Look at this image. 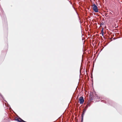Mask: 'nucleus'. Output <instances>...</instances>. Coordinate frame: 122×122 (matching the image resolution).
<instances>
[{
  "label": "nucleus",
  "mask_w": 122,
  "mask_h": 122,
  "mask_svg": "<svg viewBox=\"0 0 122 122\" xmlns=\"http://www.w3.org/2000/svg\"><path fill=\"white\" fill-rule=\"evenodd\" d=\"M107 14H106V13H105V16H106V15H107Z\"/></svg>",
  "instance_id": "nucleus-11"
},
{
  "label": "nucleus",
  "mask_w": 122,
  "mask_h": 122,
  "mask_svg": "<svg viewBox=\"0 0 122 122\" xmlns=\"http://www.w3.org/2000/svg\"><path fill=\"white\" fill-rule=\"evenodd\" d=\"M102 33V35L103 36V35H104V34H103V33Z\"/></svg>",
  "instance_id": "nucleus-10"
},
{
  "label": "nucleus",
  "mask_w": 122,
  "mask_h": 122,
  "mask_svg": "<svg viewBox=\"0 0 122 122\" xmlns=\"http://www.w3.org/2000/svg\"><path fill=\"white\" fill-rule=\"evenodd\" d=\"M90 106V104L89 103H88L87 104L86 106L85 107V109H87L88 107H89Z\"/></svg>",
  "instance_id": "nucleus-3"
},
{
  "label": "nucleus",
  "mask_w": 122,
  "mask_h": 122,
  "mask_svg": "<svg viewBox=\"0 0 122 122\" xmlns=\"http://www.w3.org/2000/svg\"><path fill=\"white\" fill-rule=\"evenodd\" d=\"M104 23L103 22H102L100 24V26H101L102 25H103L104 24Z\"/></svg>",
  "instance_id": "nucleus-9"
},
{
  "label": "nucleus",
  "mask_w": 122,
  "mask_h": 122,
  "mask_svg": "<svg viewBox=\"0 0 122 122\" xmlns=\"http://www.w3.org/2000/svg\"><path fill=\"white\" fill-rule=\"evenodd\" d=\"M79 103L80 104H82L84 103V100L83 97H81L79 99Z\"/></svg>",
  "instance_id": "nucleus-2"
},
{
  "label": "nucleus",
  "mask_w": 122,
  "mask_h": 122,
  "mask_svg": "<svg viewBox=\"0 0 122 122\" xmlns=\"http://www.w3.org/2000/svg\"><path fill=\"white\" fill-rule=\"evenodd\" d=\"M86 109H84L83 111L82 112V115L81 116H84L85 114V113L86 112Z\"/></svg>",
  "instance_id": "nucleus-4"
},
{
  "label": "nucleus",
  "mask_w": 122,
  "mask_h": 122,
  "mask_svg": "<svg viewBox=\"0 0 122 122\" xmlns=\"http://www.w3.org/2000/svg\"><path fill=\"white\" fill-rule=\"evenodd\" d=\"M0 98L1 99H2V98H3V96L2 95L0 94Z\"/></svg>",
  "instance_id": "nucleus-6"
},
{
  "label": "nucleus",
  "mask_w": 122,
  "mask_h": 122,
  "mask_svg": "<svg viewBox=\"0 0 122 122\" xmlns=\"http://www.w3.org/2000/svg\"><path fill=\"white\" fill-rule=\"evenodd\" d=\"M1 12L3 14V15H4V17H5V15L4 14L3 10H1Z\"/></svg>",
  "instance_id": "nucleus-8"
},
{
  "label": "nucleus",
  "mask_w": 122,
  "mask_h": 122,
  "mask_svg": "<svg viewBox=\"0 0 122 122\" xmlns=\"http://www.w3.org/2000/svg\"><path fill=\"white\" fill-rule=\"evenodd\" d=\"M104 30V28H102L101 30V33H103V30Z\"/></svg>",
  "instance_id": "nucleus-7"
},
{
  "label": "nucleus",
  "mask_w": 122,
  "mask_h": 122,
  "mask_svg": "<svg viewBox=\"0 0 122 122\" xmlns=\"http://www.w3.org/2000/svg\"><path fill=\"white\" fill-rule=\"evenodd\" d=\"M0 15H1V16H2V14H1L0 13Z\"/></svg>",
  "instance_id": "nucleus-13"
},
{
  "label": "nucleus",
  "mask_w": 122,
  "mask_h": 122,
  "mask_svg": "<svg viewBox=\"0 0 122 122\" xmlns=\"http://www.w3.org/2000/svg\"><path fill=\"white\" fill-rule=\"evenodd\" d=\"M93 9L94 11L96 12H98V11L97 7L95 4H93Z\"/></svg>",
  "instance_id": "nucleus-1"
},
{
  "label": "nucleus",
  "mask_w": 122,
  "mask_h": 122,
  "mask_svg": "<svg viewBox=\"0 0 122 122\" xmlns=\"http://www.w3.org/2000/svg\"><path fill=\"white\" fill-rule=\"evenodd\" d=\"M99 98V97H98V96L97 97V99H98V98Z\"/></svg>",
  "instance_id": "nucleus-12"
},
{
  "label": "nucleus",
  "mask_w": 122,
  "mask_h": 122,
  "mask_svg": "<svg viewBox=\"0 0 122 122\" xmlns=\"http://www.w3.org/2000/svg\"><path fill=\"white\" fill-rule=\"evenodd\" d=\"M84 116H81V122H83Z\"/></svg>",
  "instance_id": "nucleus-5"
}]
</instances>
